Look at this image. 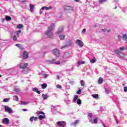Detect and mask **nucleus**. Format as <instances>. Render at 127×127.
Segmentation results:
<instances>
[{
  "label": "nucleus",
  "mask_w": 127,
  "mask_h": 127,
  "mask_svg": "<svg viewBox=\"0 0 127 127\" xmlns=\"http://www.w3.org/2000/svg\"><path fill=\"white\" fill-rule=\"evenodd\" d=\"M114 52H115V53H116V54L119 55L120 57H121V58H125V55L124 54V53L119 51V50L115 49Z\"/></svg>",
  "instance_id": "nucleus-1"
},
{
  "label": "nucleus",
  "mask_w": 127,
  "mask_h": 127,
  "mask_svg": "<svg viewBox=\"0 0 127 127\" xmlns=\"http://www.w3.org/2000/svg\"><path fill=\"white\" fill-rule=\"evenodd\" d=\"M64 10H66L68 11H74V9H73V7H72V6H71L65 5L64 6Z\"/></svg>",
  "instance_id": "nucleus-2"
},
{
  "label": "nucleus",
  "mask_w": 127,
  "mask_h": 127,
  "mask_svg": "<svg viewBox=\"0 0 127 127\" xmlns=\"http://www.w3.org/2000/svg\"><path fill=\"white\" fill-rule=\"evenodd\" d=\"M45 34L48 36L49 38H53V33L52 31L48 30L45 32Z\"/></svg>",
  "instance_id": "nucleus-3"
},
{
  "label": "nucleus",
  "mask_w": 127,
  "mask_h": 127,
  "mask_svg": "<svg viewBox=\"0 0 127 127\" xmlns=\"http://www.w3.org/2000/svg\"><path fill=\"white\" fill-rule=\"evenodd\" d=\"M4 110L6 113H8V114H11L12 113V109L10 108L9 107L7 106H4Z\"/></svg>",
  "instance_id": "nucleus-4"
},
{
  "label": "nucleus",
  "mask_w": 127,
  "mask_h": 127,
  "mask_svg": "<svg viewBox=\"0 0 127 127\" xmlns=\"http://www.w3.org/2000/svg\"><path fill=\"white\" fill-rule=\"evenodd\" d=\"M53 53L55 55V56H57V57H59V55H60V52H59V50L57 49H54L52 51Z\"/></svg>",
  "instance_id": "nucleus-5"
},
{
  "label": "nucleus",
  "mask_w": 127,
  "mask_h": 127,
  "mask_svg": "<svg viewBox=\"0 0 127 127\" xmlns=\"http://www.w3.org/2000/svg\"><path fill=\"white\" fill-rule=\"evenodd\" d=\"M57 125H58L59 127H64L66 126V123L64 121H59L57 123Z\"/></svg>",
  "instance_id": "nucleus-6"
},
{
  "label": "nucleus",
  "mask_w": 127,
  "mask_h": 127,
  "mask_svg": "<svg viewBox=\"0 0 127 127\" xmlns=\"http://www.w3.org/2000/svg\"><path fill=\"white\" fill-rule=\"evenodd\" d=\"M27 66H28V64L27 63L21 64L19 65V68H20V69H25Z\"/></svg>",
  "instance_id": "nucleus-7"
},
{
  "label": "nucleus",
  "mask_w": 127,
  "mask_h": 127,
  "mask_svg": "<svg viewBox=\"0 0 127 127\" xmlns=\"http://www.w3.org/2000/svg\"><path fill=\"white\" fill-rule=\"evenodd\" d=\"M76 43L80 47H83L84 46V44H83V42L82 41H81V40H80L79 39L76 40Z\"/></svg>",
  "instance_id": "nucleus-8"
},
{
  "label": "nucleus",
  "mask_w": 127,
  "mask_h": 127,
  "mask_svg": "<svg viewBox=\"0 0 127 127\" xmlns=\"http://www.w3.org/2000/svg\"><path fill=\"white\" fill-rule=\"evenodd\" d=\"M54 27H55V25H54V23H52L51 25L49 27L48 30L49 31H53Z\"/></svg>",
  "instance_id": "nucleus-9"
},
{
  "label": "nucleus",
  "mask_w": 127,
  "mask_h": 127,
  "mask_svg": "<svg viewBox=\"0 0 127 127\" xmlns=\"http://www.w3.org/2000/svg\"><path fill=\"white\" fill-rule=\"evenodd\" d=\"M2 123L5 125H8L9 124V120L7 118H4L2 119Z\"/></svg>",
  "instance_id": "nucleus-10"
},
{
  "label": "nucleus",
  "mask_w": 127,
  "mask_h": 127,
  "mask_svg": "<svg viewBox=\"0 0 127 127\" xmlns=\"http://www.w3.org/2000/svg\"><path fill=\"white\" fill-rule=\"evenodd\" d=\"M24 59H27L28 58V53L27 51H24L23 54Z\"/></svg>",
  "instance_id": "nucleus-11"
},
{
  "label": "nucleus",
  "mask_w": 127,
  "mask_h": 127,
  "mask_svg": "<svg viewBox=\"0 0 127 127\" xmlns=\"http://www.w3.org/2000/svg\"><path fill=\"white\" fill-rule=\"evenodd\" d=\"M38 120V118L37 117H34V116H32L31 117L30 119H29V121L30 122H33V120L35 121V122H37V120Z\"/></svg>",
  "instance_id": "nucleus-12"
},
{
  "label": "nucleus",
  "mask_w": 127,
  "mask_h": 127,
  "mask_svg": "<svg viewBox=\"0 0 127 127\" xmlns=\"http://www.w3.org/2000/svg\"><path fill=\"white\" fill-rule=\"evenodd\" d=\"M70 57V53L65 52L63 58H69Z\"/></svg>",
  "instance_id": "nucleus-13"
},
{
  "label": "nucleus",
  "mask_w": 127,
  "mask_h": 127,
  "mask_svg": "<svg viewBox=\"0 0 127 127\" xmlns=\"http://www.w3.org/2000/svg\"><path fill=\"white\" fill-rule=\"evenodd\" d=\"M15 46L18 47L20 50H22L23 49V46L21 44H16Z\"/></svg>",
  "instance_id": "nucleus-14"
},
{
  "label": "nucleus",
  "mask_w": 127,
  "mask_h": 127,
  "mask_svg": "<svg viewBox=\"0 0 127 127\" xmlns=\"http://www.w3.org/2000/svg\"><path fill=\"white\" fill-rule=\"evenodd\" d=\"M42 9H46V10H49V9H52V6L46 7L44 6L42 8Z\"/></svg>",
  "instance_id": "nucleus-15"
},
{
  "label": "nucleus",
  "mask_w": 127,
  "mask_h": 127,
  "mask_svg": "<svg viewBox=\"0 0 127 127\" xmlns=\"http://www.w3.org/2000/svg\"><path fill=\"white\" fill-rule=\"evenodd\" d=\"M54 61H55V60L53 59L52 61H50V63H54L55 64H56L57 65H60V62H54Z\"/></svg>",
  "instance_id": "nucleus-16"
},
{
  "label": "nucleus",
  "mask_w": 127,
  "mask_h": 127,
  "mask_svg": "<svg viewBox=\"0 0 127 127\" xmlns=\"http://www.w3.org/2000/svg\"><path fill=\"white\" fill-rule=\"evenodd\" d=\"M29 5H30V11L31 12L33 11L34 10V5L32 4H30Z\"/></svg>",
  "instance_id": "nucleus-17"
},
{
  "label": "nucleus",
  "mask_w": 127,
  "mask_h": 127,
  "mask_svg": "<svg viewBox=\"0 0 127 127\" xmlns=\"http://www.w3.org/2000/svg\"><path fill=\"white\" fill-rule=\"evenodd\" d=\"M46 118V117L44 115H40L38 117V119H39V120H40V121H42V120H43L44 119H45Z\"/></svg>",
  "instance_id": "nucleus-18"
},
{
  "label": "nucleus",
  "mask_w": 127,
  "mask_h": 127,
  "mask_svg": "<svg viewBox=\"0 0 127 127\" xmlns=\"http://www.w3.org/2000/svg\"><path fill=\"white\" fill-rule=\"evenodd\" d=\"M33 92H36V93H37V94H40V91L38 90V88H34L33 89Z\"/></svg>",
  "instance_id": "nucleus-19"
},
{
  "label": "nucleus",
  "mask_w": 127,
  "mask_h": 127,
  "mask_svg": "<svg viewBox=\"0 0 127 127\" xmlns=\"http://www.w3.org/2000/svg\"><path fill=\"white\" fill-rule=\"evenodd\" d=\"M78 65H77V67H79V66H80V65L82 64H85L86 63V62H85L84 61H79L77 62Z\"/></svg>",
  "instance_id": "nucleus-20"
},
{
  "label": "nucleus",
  "mask_w": 127,
  "mask_h": 127,
  "mask_svg": "<svg viewBox=\"0 0 127 127\" xmlns=\"http://www.w3.org/2000/svg\"><path fill=\"white\" fill-rule=\"evenodd\" d=\"M63 30H64V29H63V28H60L59 29L58 31L57 32V34H59V33H61V32H63Z\"/></svg>",
  "instance_id": "nucleus-21"
},
{
  "label": "nucleus",
  "mask_w": 127,
  "mask_h": 127,
  "mask_svg": "<svg viewBox=\"0 0 127 127\" xmlns=\"http://www.w3.org/2000/svg\"><path fill=\"white\" fill-rule=\"evenodd\" d=\"M78 98H79V96L77 95H75L74 96V98L73 99V102H76L77 100H78Z\"/></svg>",
  "instance_id": "nucleus-22"
},
{
  "label": "nucleus",
  "mask_w": 127,
  "mask_h": 127,
  "mask_svg": "<svg viewBox=\"0 0 127 127\" xmlns=\"http://www.w3.org/2000/svg\"><path fill=\"white\" fill-rule=\"evenodd\" d=\"M42 97H43V100H47V98H48V95H47V94L44 95V94H43Z\"/></svg>",
  "instance_id": "nucleus-23"
},
{
  "label": "nucleus",
  "mask_w": 127,
  "mask_h": 127,
  "mask_svg": "<svg viewBox=\"0 0 127 127\" xmlns=\"http://www.w3.org/2000/svg\"><path fill=\"white\" fill-rule=\"evenodd\" d=\"M103 78L102 77H100L98 79V83L99 84H102L103 83Z\"/></svg>",
  "instance_id": "nucleus-24"
},
{
  "label": "nucleus",
  "mask_w": 127,
  "mask_h": 127,
  "mask_svg": "<svg viewBox=\"0 0 127 127\" xmlns=\"http://www.w3.org/2000/svg\"><path fill=\"white\" fill-rule=\"evenodd\" d=\"M92 97L94 98V99H99V95L98 94H93L92 95Z\"/></svg>",
  "instance_id": "nucleus-25"
},
{
  "label": "nucleus",
  "mask_w": 127,
  "mask_h": 127,
  "mask_svg": "<svg viewBox=\"0 0 127 127\" xmlns=\"http://www.w3.org/2000/svg\"><path fill=\"white\" fill-rule=\"evenodd\" d=\"M123 38L124 39V40H125V41H127V35L126 34H124L123 35Z\"/></svg>",
  "instance_id": "nucleus-26"
},
{
  "label": "nucleus",
  "mask_w": 127,
  "mask_h": 127,
  "mask_svg": "<svg viewBox=\"0 0 127 127\" xmlns=\"http://www.w3.org/2000/svg\"><path fill=\"white\" fill-rule=\"evenodd\" d=\"M5 19L7 21H9V20H11V17L10 16H6Z\"/></svg>",
  "instance_id": "nucleus-27"
},
{
  "label": "nucleus",
  "mask_w": 127,
  "mask_h": 127,
  "mask_svg": "<svg viewBox=\"0 0 127 127\" xmlns=\"http://www.w3.org/2000/svg\"><path fill=\"white\" fill-rule=\"evenodd\" d=\"M47 87V84L46 83H44L42 85V89H46Z\"/></svg>",
  "instance_id": "nucleus-28"
},
{
  "label": "nucleus",
  "mask_w": 127,
  "mask_h": 127,
  "mask_svg": "<svg viewBox=\"0 0 127 127\" xmlns=\"http://www.w3.org/2000/svg\"><path fill=\"white\" fill-rule=\"evenodd\" d=\"M9 100H10V98H4L3 100V102H4V103H6L7 102H9Z\"/></svg>",
  "instance_id": "nucleus-29"
},
{
  "label": "nucleus",
  "mask_w": 127,
  "mask_h": 127,
  "mask_svg": "<svg viewBox=\"0 0 127 127\" xmlns=\"http://www.w3.org/2000/svg\"><path fill=\"white\" fill-rule=\"evenodd\" d=\"M28 104V102L21 101L20 105H27Z\"/></svg>",
  "instance_id": "nucleus-30"
},
{
  "label": "nucleus",
  "mask_w": 127,
  "mask_h": 127,
  "mask_svg": "<svg viewBox=\"0 0 127 127\" xmlns=\"http://www.w3.org/2000/svg\"><path fill=\"white\" fill-rule=\"evenodd\" d=\"M77 105H81L82 104V100L80 99H77Z\"/></svg>",
  "instance_id": "nucleus-31"
},
{
  "label": "nucleus",
  "mask_w": 127,
  "mask_h": 127,
  "mask_svg": "<svg viewBox=\"0 0 127 127\" xmlns=\"http://www.w3.org/2000/svg\"><path fill=\"white\" fill-rule=\"evenodd\" d=\"M22 72L23 74H27V73H28V69L27 68V69H26V70H23L22 71Z\"/></svg>",
  "instance_id": "nucleus-32"
},
{
  "label": "nucleus",
  "mask_w": 127,
  "mask_h": 127,
  "mask_svg": "<svg viewBox=\"0 0 127 127\" xmlns=\"http://www.w3.org/2000/svg\"><path fill=\"white\" fill-rule=\"evenodd\" d=\"M23 27V26L22 25V24H18L17 26V28H18V29H20V28H22V27Z\"/></svg>",
  "instance_id": "nucleus-33"
},
{
  "label": "nucleus",
  "mask_w": 127,
  "mask_h": 127,
  "mask_svg": "<svg viewBox=\"0 0 127 127\" xmlns=\"http://www.w3.org/2000/svg\"><path fill=\"white\" fill-rule=\"evenodd\" d=\"M80 82L81 83V86L82 87H84L85 86V82H84V80H81Z\"/></svg>",
  "instance_id": "nucleus-34"
},
{
  "label": "nucleus",
  "mask_w": 127,
  "mask_h": 127,
  "mask_svg": "<svg viewBox=\"0 0 127 127\" xmlns=\"http://www.w3.org/2000/svg\"><path fill=\"white\" fill-rule=\"evenodd\" d=\"M60 38L62 40L64 39V38H65V35H61L60 36Z\"/></svg>",
  "instance_id": "nucleus-35"
},
{
  "label": "nucleus",
  "mask_w": 127,
  "mask_h": 127,
  "mask_svg": "<svg viewBox=\"0 0 127 127\" xmlns=\"http://www.w3.org/2000/svg\"><path fill=\"white\" fill-rule=\"evenodd\" d=\"M98 123V119L95 118L93 120V123L97 124Z\"/></svg>",
  "instance_id": "nucleus-36"
},
{
  "label": "nucleus",
  "mask_w": 127,
  "mask_h": 127,
  "mask_svg": "<svg viewBox=\"0 0 127 127\" xmlns=\"http://www.w3.org/2000/svg\"><path fill=\"white\" fill-rule=\"evenodd\" d=\"M21 33V30H18L17 31V35L18 37H19V34Z\"/></svg>",
  "instance_id": "nucleus-37"
},
{
  "label": "nucleus",
  "mask_w": 127,
  "mask_h": 127,
  "mask_svg": "<svg viewBox=\"0 0 127 127\" xmlns=\"http://www.w3.org/2000/svg\"><path fill=\"white\" fill-rule=\"evenodd\" d=\"M96 62V59L94 58L90 61V63H95Z\"/></svg>",
  "instance_id": "nucleus-38"
},
{
  "label": "nucleus",
  "mask_w": 127,
  "mask_h": 127,
  "mask_svg": "<svg viewBox=\"0 0 127 127\" xmlns=\"http://www.w3.org/2000/svg\"><path fill=\"white\" fill-rule=\"evenodd\" d=\"M38 115H45V113H44L43 111H39L38 113Z\"/></svg>",
  "instance_id": "nucleus-39"
},
{
  "label": "nucleus",
  "mask_w": 127,
  "mask_h": 127,
  "mask_svg": "<svg viewBox=\"0 0 127 127\" xmlns=\"http://www.w3.org/2000/svg\"><path fill=\"white\" fill-rule=\"evenodd\" d=\"M100 3H103V2H106L107 0H100L99 1Z\"/></svg>",
  "instance_id": "nucleus-40"
},
{
  "label": "nucleus",
  "mask_w": 127,
  "mask_h": 127,
  "mask_svg": "<svg viewBox=\"0 0 127 127\" xmlns=\"http://www.w3.org/2000/svg\"><path fill=\"white\" fill-rule=\"evenodd\" d=\"M13 41H16V40H17V37H16V36H14L13 37Z\"/></svg>",
  "instance_id": "nucleus-41"
},
{
  "label": "nucleus",
  "mask_w": 127,
  "mask_h": 127,
  "mask_svg": "<svg viewBox=\"0 0 127 127\" xmlns=\"http://www.w3.org/2000/svg\"><path fill=\"white\" fill-rule=\"evenodd\" d=\"M57 88L58 89H62V86H61V85H60V84H58L57 85Z\"/></svg>",
  "instance_id": "nucleus-42"
},
{
  "label": "nucleus",
  "mask_w": 127,
  "mask_h": 127,
  "mask_svg": "<svg viewBox=\"0 0 127 127\" xmlns=\"http://www.w3.org/2000/svg\"><path fill=\"white\" fill-rule=\"evenodd\" d=\"M120 50H121V51H124V50H125V49H126L125 48V47H122L119 48Z\"/></svg>",
  "instance_id": "nucleus-43"
},
{
  "label": "nucleus",
  "mask_w": 127,
  "mask_h": 127,
  "mask_svg": "<svg viewBox=\"0 0 127 127\" xmlns=\"http://www.w3.org/2000/svg\"><path fill=\"white\" fill-rule=\"evenodd\" d=\"M68 46L67 45H64V46H62L61 49H64V48H66Z\"/></svg>",
  "instance_id": "nucleus-44"
},
{
  "label": "nucleus",
  "mask_w": 127,
  "mask_h": 127,
  "mask_svg": "<svg viewBox=\"0 0 127 127\" xmlns=\"http://www.w3.org/2000/svg\"><path fill=\"white\" fill-rule=\"evenodd\" d=\"M15 100L16 101V102H18V96H14Z\"/></svg>",
  "instance_id": "nucleus-45"
},
{
  "label": "nucleus",
  "mask_w": 127,
  "mask_h": 127,
  "mask_svg": "<svg viewBox=\"0 0 127 127\" xmlns=\"http://www.w3.org/2000/svg\"><path fill=\"white\" fill-rule=\"evenodd\" d=\"M76 94H77L78 95H80V94H81V90L79 89L77 92H76Z\"/></svg>",
  "instance_id": "nucleus-46"
},
{
  "label": "nucleus",
  "mask_w": 127,
  "mask_h": 127,
  "mask_svg": "<svg viewBox=\"0 0 127 127\" xmlns=\"http://www.w3.org/2000/svg\"><path fill=\"white\" fill-rule=\"evenodd\" d=\"M88 117L90 118V119H92V117H93V115L92 114V113H89Z\"/></svg>",
  "instance_id": "nucleus-47"
},
{
  "label": "nucleus",
  "mask_w": 127,
  "mask_h": 127,
  "mask_svg": "<svg viewBox=\"0 0 127 127\" xmlns=\"http://www.w3.org/2000/svg\"><path fill=\"white\" fill-rule=\"evenodd\" d=\"M79 123V120H76L74 122V125H77V124H78Z\"/></svg>",
  "instance_id": "nucleus-48"
},
{
  "label": "nucleus",
  "mask_w": 127,
  "mask_h": 127,
  "mask_svg": "<svg viewBox=\"0 0 127 127\" xmlns=\"http://www.w3.org/2000/svg\"><path fill=\"white\" fill-rule=\"evenodd\" d=\"M124 92H127V86L124 87Z\"/></svg>",
  "instance_id": "nucleus-49"
},
{
  "label": "nucleus",
  "mask_w": 127,
  "mask_h": 127,
  "mask_svg": "<svg viewBox=\"0 0 127 127\" xmlns=\"http://www.w3.org/2000/svg\"><path fill=\"white\" fill-rule=\"evenodd\" d=\"M85 32H86V29H83L81 31V33H85Z\"/></svg>",
  "instance_id": "nucleus-50"
},
{
  "label": "nucleus",
  "mask_w": 127,
  "mask_h": 127,
  "mask_svg": "<svg viewBox=\"0 0 127 127\" xmlns=\"http://www.w3.org/2000/svg\"><path fill=\"white\" fill-rule=\"evenodd\" d=\"M102 31H103L104 32H105V31H107V29H103Z\"/></svg>",
  "instance_id": "nucleus-51"
},
{
  "label": "nucleus",
  "mask_w": 127,
  "mask_h": 127,
  "mask_svg": "<svg viewBox=\"0 0 127 127\" xmlns=\"http://www.w3.org/2000/svg\"><path fill=\"white\" fill-rule=\"evenodd\" d=\"M43 78H47V75L44 74V76H43Z\"/></svg>",
  "instance_id": "nucleus-52"
},
{
  "label": "nucleus",
  "mask_w": 127,
  "mask_h": 127,
  "mask_svg": "<svg viewBox=\"0 0 127 127\" xmlns=\"http://www.w3.org/2000/svg\"><path fill=\"white\" fill-rule=\"evenodd\" d=\"M74 1H75L76 2H79V1H80V0H74Z\"/></svg>",
  "instance_id": "nucleus-53"
},
{
  "label": "nucleus",
  "mask_w": 127,
  "mask_h": 127,
  "mask_svg": "<svg viewBox=\"0 0 127 127\" xmlns=\"http://www.w3.org/2000/svg\"><path fill=\"white\" fill-rule=\"evenodd\" d=\"M118 37L119 39H121L122 36H120V35H118Z\"/></svg>",
  "instance_id": "nucleus-54"
},
{
  "label": "nucleus",
  "mask_w": 127,
  "mask_h": 127,
  "mask_svg": "<svg viewBox=\"0 0 127 127\" xmlns=\"http://www.w3.org/2000/svg\"><path fill=\"white\" fill-rule=\"evenodd\" d=\"M22 111H23V112H26V111H27V109H23L22 110Z\"/></svg>",
  "instance_id": "nucleus-55"
},
{
  "label": "nucleus",
  "mask_w": 127,
  "mask_h": 127,
  "mask_svg": "<svg viewBox=\"0 0 127 127\" xmlns=\"http://www.w3.org/2000/svg\"><path fill=\"white\" fill-rule=\"evenodd\" d=\"M105 92H106L107 93H108V92H109V90L108 89H107V88H105Z\"/></svg>",
  "instance_id": "nucleus-56"
},
{
  "label": "nucleus",
  "mask_w": 127,
  "mask_h": 127,
  "mask_svg": "<svg viewBox=\"0 0 127 127\" xmlns=\"http://www.w3.org/2000/svg\"><path fill=\"white\" fill-rule=\"evenodd\" d=\"M1 20H2V22H3L5 20L4 19H1Z\"/></svg>",
  "instance_id": "nucleus-57"
},
{
  "label": "nucleus",
  "mask_w": 127,
  "mask_h": 127,
  "mask_svg": "<svg viewBox=\"0 0 127 127\" xmlns=\"http://www.w3.org/2000/svg\"><path fill=\"white\" fill-rule=\"evenodd\" d=\"M102 125H103V127H106V125H105V124H103Z\"/></svg>",
  "instance_id": "nucleus-58"
},
{
  "label": "nucleus",
  "mask_w": 127,
  "mask_h": 127,
  "mask_svg": "<svg viewBox=\"0 0 127 127\" xmlns=\"http://www.w3.org/2000/svg\"><path fill=\"white\" fill-rule=\"evenodd\" d=\"M93 27H95V28L97 27V25H93Z\"/></svg>",
  "instance_id": "nucleus-59"
},
{
  "label": "nucleus",
  "mask_w": 127,
  "mask_h": 127,
  "mask_svg": "<svg viewBox=\"0 0 127 127\" xmlns=\"http://www.w3.org/2000/svg\"><path fill=\"white\" fill-rule=\"evenodd\" d=\"M107 32H111V29L107 31Z\"/></svg>",
  "instance_id": "nucleus-60"
},
{
  "label": "nucleus",
  "mask_w": 127,
  "mask_h": 127,
  "mask_svg": "<svg viewBox=\"0 0 127 127\" xmlns=\"http://www.w3.org/2000/svg\"><path fill=\"white\" fill-rule=\"evenodd\" d=\"M7 80H8V78H6V79H5V80H6V81H7Z\"/></svg>",
  "instance_id": "nucleus-61"
},
{
  "label": "nucleus",
  "mask_w": 127,
  "mask_h": 127,
  "mask_svg": "<svg viewBox=\"0 0 127 127\" xmlns=\"http://www.w3.org/2000/svg\"><path fill=\"white\" fill-rule=\"evenodd\" d=\"M22 1H26V0H24Z\"/></svg>",
  "instance_id": "nucleus-62"
},
{
  "label": "nucleus",
  "mask_w": 127,
  "mask_h": 127,
  "mask_svg": "<svg viewBox=\"0 0 127 127\" xmlns=\"http://www.w3.org/2000/svg\"><path fill=\"white\" fill-rule=\"evenodd\" d=\"M116 8H118V6H116V7H115V9H116Z\"/></svg>",
  "instance_id": "nucleus-63"
},
{
  "label": "nucleus",
  "mask_w": 127,
  "mask_h": 127,
  "mask_svg": "<svg viewBox=\"0 0 127 127\" xmlns=\"http://www.w3.org/2000/svg\"><path fill=\"white\" fill-rule=\"evenodd\" d=\"M1 77V75L0 74V78Z\"/></svg>",
  "instance_id": "nucleus-64"
}]
</instances>
